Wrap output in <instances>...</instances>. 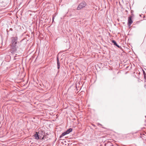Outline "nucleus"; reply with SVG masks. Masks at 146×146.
Listing matches in <instances>:
<instances>
[{
	"label": "nucleus",
	"instance_id": "20e7f679",
	"mask_svg": "<svg viewBox=\"0 0 146 146\" xmlns=\"http://www.w3.org/2000/svg\"><path fill=\"white\" fill-rule=\"evenodd\" d=\"M38 132H36L35 133L34 135V137L35 139H39V136L38 134Z\"/></svg>",
	"mask_w": 146,
	"mask_h": 146
},
{
	"label": "nucleus",
	"instance_id": "f03ea898",
	"mask_svg": "<svg viewBox=\"0 0 146 146\" xmlns=\"http://www.w3.org/2000/svg\"><path fill=\"white\" fill-rule=\"evenodd\" d=\"M86 3L84 1H83L80 3L77 8V9L80 10L84 7L86 5Z\"/></svg>",
	"mask_w": 146,
	"mask_h": 146
},
{
	"label": "nucleus",
	"instance_id": "f257e3e1",
	"mask_svg": "<svg viewBox=\"0 0 146 146\" xmlns=\"http://www.w3.org/2000/svg\"><path fill=\"white\" fill-rule=\"evenodd\" d=\"M17 40L18 37L17 36L13 37L11 38L10 52L13 54H15L17 51Z\"/></svg>",
	"mask_w": 146,
	"mask_h": 146
},
{
	"label": "nucleus",
	"instance_id": "f8f14e48",
	"mask_svg": "<svg viewBox=\"0 0 146 146\" xmlns=\"http://www.w3.org/2000/svg\"><path fill=\"white\" fill-rule=\"evenodd\" d=\"M99 125H101V124H99Z\"/></svg>",
	"mask_w": 146,
	"mask_h": 146
},
{
	"label": "nucleus",
	"instance_id": "1a4fd4ad",
	"mask_svg": "<svg viewBox=\"0 0 146 146\" xmlns=\"http://www.w3.org/2000/svg\"><path fill=\"white\" fill-rule=\"evenodd\" d=\"M54 16H53L52 17V21H54Z\"/></svg>",
	"mask_w": 146,
	"mask_h": 146
},
{
	"label": "nucleus",
	"instance_id": "423d86ee",
	"mask_svg": "<svg viewBox=\"0 0 146 146\" xmlns=\"http://www.w3.org/2000/svg\"><path fill=\"white\" fill-rule=\"evenodd\" d=\"M57 68L58 69H59L60 68V62L58 57H57Z\"/></svg>",
	"mask_w": 146,
	"mask_h": 146
},
{
	"label": "nucleus",
	"instance_id": "6e6552de",
	"mask_svg": "<svg viewBox=\"0 0 146 146\" xmlns=\"http://www.w3.org/2000/svg\"><path fill=\"white\" fill-rule=\"evenodd\" d=\"M67 134L66 132L63 133L60 136V138H61L65 135Z\"/></svg>",
	"mask_w": 146,
	"mask_h": 146
},
{
	"label": "nucleus",
	"instance_id": "39448f33",
	"mask_svg": "<svg viewBox=\"0 0 146 146\" xmlns=\"http://www.w3.org/2000/svg\"><path fill=\"white\" fill-rule=\"evenodd\" d=\"M111 42L114 45L116 46L118 48H120V47H121V46H120L118 44H117L115 40H113L111 41Z\"/></svg>",
	"mask_w": 146,
	"mask_h": 146
},
{
	"label": "nucleus",
	"instance_id": "7ed1b4c3",
	"mask_svg": "<svg viewBox=\"0 0 146 146\" xmlns=\"http://www.w3.org/2000/svg\"><path fill=\"white\" fill-rule=\"evenodd\" d=\"M132 16H130L128 18L127 25L129 26H130L133 23V21L132 19Z\"/></svg>",
	"mask_w": 146,
	"mask_h": 146
},
{
	"label": "nucleus",
	"instance_id": "4468645a",
	"mask_svg": "<svg viewBox=\"0 0 146 146\" xmlns=\"http://www.w3.org/2000/svg\"><path fill=\"white\" fill-rule=\"evenodd\" d=\"M112 146H113V145H112Z\"/></svg>",
	"mask_w": 146,
	"mask_h": 146
},
{
	"label": "nucleus",
	"instance_id": "9b49d317",
	"mask_svg": "<svg viewBox=\"0 0 146 146\" xmlns=\"http://www.w3.org/2000/svg\"><path fill=\"white\" fill-rule=\"evenodd\" d=\"M143 74L144 75V74H145V72L144 71H143Z\"/></svg>",
	"mask_w": 146,
	"mask_h": 146
},
{
	"label": "nucleus",
	"instance_id": "0eeeda50",
	"mask_svg": "<svg viewBox=\"0 0 146 146\" xmlns=\"http://www.w3.org/2000/svg\"><path fill=\"white\" fill-rule=\"evenodd\" d=\"M72 129L71 128H70L69 129H68L65 132H66L67 134H69L70 133V132H71L72 131Z\"/></svg>",
	"mask_w": 146,
	"mask_h": 146
},
{
	"label": "nucleus",
	"instance_id": "ddd939ff",
	"mask_svg": "<svg viewBox=\"0 0 146 146\" xmlns=\"http://www.w3.org/2000/svg\"><path fill=\"white\" fill-rule=\"evenodd\" d=\"M145 117H146V116H145Z\"/></svg>",
	"mask_w": 146,
	"mask_h": 146
},
{
	"label": "nucleus",
	"instance_id": "9d476101",
	"mask_svg": "<svg viewBox=\"0 0 146 146\" xmlns=\"http://www.w3.org/2000/svg\"><path fill=\"white\" fill-rule=\"evenodd\" d=\"M44 139V137H43L41 139L43 140Z\"/></svg>",
	"mask_w": 146,
	"mask_h": 146
}]
</instances>
